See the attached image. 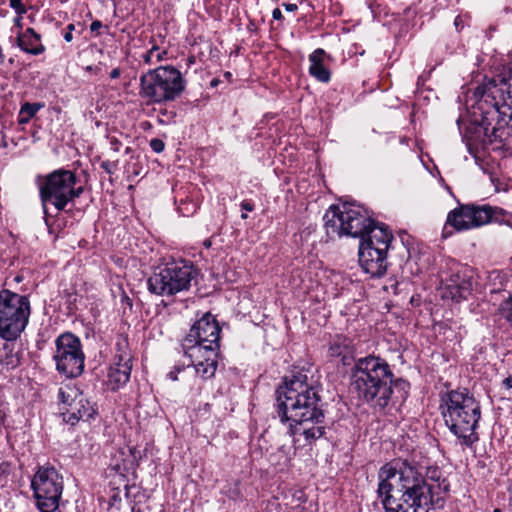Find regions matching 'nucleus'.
<instances>
[{
    "mask_svg": "<svg viewBox=\"0 0 512 512\" xmlns=\"http://www.w3.org/2000/svg\"><path fill=\"white\" fill-rule=\"evenodd\" d=\"M449 490V483L428 484L407 461L386 463L378 471L377 496L386 512H428L432 505L442 506Z\"/></svg>",
    "mask_w": 512,
    "mask_h": 512,
    "instance_id": "nucleus-1",
    "label": "nucleus"
},
{
    "mask_svg": "<svg viewBox=\"0 0 512 512\" xmlns=\"http://www.w3.org/2000/svg\"><path fill=\"white\" fill-rule=\"evenodd\" d=\"M393 373L383 359L375 356L359 358L351 373V388L358 397L385 408L392 395Z\"/></svg>",
    "mask_w": 512,
    "mask_h": 512,
    "instance_id": "nucleus-2",
    "label": "nucleus"
},
{
    "mask_svg": "<svg viewBox=\"0 0 512 512\" xmlns=\"http://www.w3.org/2000/svg\"><path fill=\"white\" fill-rule=\"evenodd\" d=\"M442 416L449 430L463 444L478 440L476 427L481 417L479 403L466 389L452 390L441 397Z\"/></svg>",
    "mask_w": 512,
    "mask_h": 512,
    "instance_id": "nucleus-3",
    "label": "nucleus"
},
{
    "mask_svg": "<svg viewBox=\"0 0 512 512\" xmlns=\"http://www.w3.org/2000/svg\"><path fill=\"white\" fill-rule=\"evenodd\" d=\"M304 373L293 375L278 389V416L283 423L301 419L319 410V396Z\"/></svg>",
    "mask_w": 512,
    "mask_h": 512,
    "instance_id": "nucleus-4",
    "label": "nucleus"
},
{
    "mask_svg": "<svg viewBox=\"0 0 512 512\" xmlns=\"http://www.w3.org/2000/svg\"><path fill=\"white\" fill-rule=\"evenodd\" d=\"M474 96L479 104H488L498 114V127L493 128V136L500 142L504 141V128L501 122L512 120V63L504 67L497 75L479 85Z\"/></svg>",
    "mask_w": 512,
    "mask_h": 512,
    "instance_id": "nucleus-5",
    "label": "nucleus"
},
{
    "mask_svg": "<svg viewBox=\"0 0 512 512\" xmlns=\"http://www.w3.org/2000/svg\"><path fill=\"white\" fill-rule=\"evenodd\" d=\"M323 219L329 238L350 236L361 240L377 226L367 209L350 202L330 206Z\"/></svg>",
    "mask_w": 512,
    "mask_h": 512,
    "instance_id": "nucleus-6",
    "label": "nucleus"
},
{
    "mask_svg": "<svg viewBox=\"0 0 512 512\" xmlns=\"http://www.w3.org/2000/svg\"><path fill=\"white\" fill-rule=\"evenodd\" d=\"M139 96L147 104H165L176 100L185 90L182 73L171 65L159 66L142 74Z\"/></svg>",
    "mask_w": 512,
    "mask_h": 512,
    "instance_id": "nucleus-7",
    "label": "nucleus"
},
{
    "mask_svg": "<svg viewBox=\"0 0 512 512\" xmlns=\"http://www.w3.org/2000/svg\"><path fill=\"white\" fill-rule=\"evenodd\" d=\"M37 183L44 208L53 205L58 211L64 210L67 204L78 198L83 188L76 187L77 177L70 171L58 169L46 176H39Z\"/></svg>",
    "mask_w": 512,
    "mask_h": 512,
    "instance_id": "nucleus-8",
    "label": "nucleus"
},
{
    "mask_svg": "<svg viewBox=\"0 0 512 512\" xmlns=\"http://www.w3.org/2000/svg\"><path fill=\"white\" fill-rule=\"evenodd\" d=\"M393 236L385 226L370 229L368 236L360 240L359 264L371 277L385 274L388 262L387 252Z\"/></svg>",
    "mask_w": 512,
    "mask_h": 512,
    "instance_id": "nucleus-9",
    "label": "nucleus"
},
{
    "mask_svg": "<svg viewBox=\"0 0 512 512\" xmlns=\"http://www.w3.org/2000/svg\"><path fill=\"white\" fill-rule=\"evenodd\" d=\"M31 313L26 296L9 290L0 292V337L15 341L25 330Z\"/></svg>",
    "mask_w": 512,
    "mask_h": 512,
    "instance_id": "nucleus-10",
    "label": "nucleus"
},
{
    "mask_svg": "<svg viewBox=\"0 0 512 512\" xmlns=\"http://www.w3.org/2000/svg\"><path fill=\"white\" fill-rule=\"evenodd\" d=\"M197 275L194 267L185 262H173L155 271L148 279L150 292L160 296H172L188 290Z\"/></svg>",
    "mask_w": 512,
    "mask_h": 512,
    "instance_id": "nucleus-11",
    "label": "nucleus"
},
{
    "mask_svg": "<svg viewBox=\"0 0 512 512\" xmlns=\"http://www.w3.org/2000/svg\"><path fill=\"white\" fill-rule=\"evenodd\" d=\"M56 370L67 378L78 377L84 371L85 355L80 339L72 333H63L55 340L53 354Z\"/></svg>",
    "mask_w": 512,
    "mask_h": 512,
    "instance_id": "nucleus-12",
    "label": "nucleus"
},
{
    "mask_svg": "<svg viewBox=\"0 0 512 512\" xmlns=\"http://www.w3.org/2000/svg\"><path fill=\"white\" fill-rule=\"evenodd\" d=\"M37 506L41 512H54L63 491V479L54 467H41L31 481Z\"/></svg>",
    "mask_w": 512,
    "mask_h": 512,
    "instance_id": "nucleus-13",
    "label": "nucleus"
},
{
    "mask_svg": "<svg viewBox=\"0 0 512 512\" xmlns=\"http://www.w3.org/2000/svg\"><path fill=\"white\" fill-rule=\"evenodd\" d=\"M221 329L216 319L205 313L190 328L182 341V347L186 356H197L200 350L219 349Z\"/></svg>",
    "mask_w": 512,
    "mask_h": 512,
    "instance_id": "nucleus-14",
    "label": "nucleus"
},
{
    "mask_svg": "<svg viewBox=\"0 0 512 512\" xmlns=\"http://www.w3.org/2000/svg\"><path fill=\"white\" fill-rule=\"evenodd\" d=\"M60 411L63 421L70 425L86 421L96 413V408L78 387L66 384L59 389Z\"/></svg>",
    "mask_w": 512,
    "mask_h": 512,
    "instance_id": "nucleus-15",
    "label": "nucleus"
},
{
    "mask_svg": "<svg viewBox=\"0 0 512 512\" xmlns=\"http://www.w3.org/2000/svg\"><path fill=\"white\" fill-rule=\"evenodd\" d=\"M294 446H307L324 436L326 425L321 409L288 423Z\"/></svg>",
    "mask_w": 512,
    "mask_h": 512,
    "instance_id": "nucleus-16",
    "label": "nucleus"
},
{
    "mask_svg": "<svg viewBox=\"0 0 512 512\" xmlns=\"http://www.w3.org/2000/svg\"><path fill=\"white\" fill-rule=\"evenodd\" d=\"M491 218L492 209L489 206L463 205L448 214L447 224L461 231L485 225Z\"/></svg>",
    "mask_w": 512,
    "mask_h": 512,
    "instance_id": "nucleus-17",
    "label": "nucleus"
},
{
    "mask_svg": "<svg viewBox=\"0 0 512 512\" xmlns=\"http://www.w3.org/2000/svg\"><path fill=\"white\" fill-rule=\"evenodd\" d=\"M219 349L200 350L197 356H187L195 373L203 379H209L214 376L217 369V357Z\"/></svg>",
    "mask_w": 512,
    "mask_h": 512,
    "instance_id": "nucleus-18",
    "label": "nucleus"
},
{
    "mask_svg": "<svg viewBox=\"0 0 512 512\" xmlns=\"http://www.w3.org/2000/svg\"><path fill=\"white\" fill-rule=\"evenodd\" d=\"M326 58V52L318 48L309 55V74L322 83L330 81L331 73L325 66L324 61Z\"/></svg>",
    "mask_w": 512,
    "mask_h": 512,
    "instance_id": "nucleus-19",
    "label": "nucleus"
},
{
    "mask_svg": "<svg viewBox=\"0 0 512 512\" xmlns=\"http://www.w3.org/2000/svg\"><path fill=\"white\" fill-rule=\"evenodd\" d=\"M132 365L130 358H120L119 362L114 363L108 372V381L113 390L118 389L130 379Z\"/></svg>",
    "mask_w": 512,
    "mask_h": 512,
    "instance_id": "nucleus-20",
    "label": "nucleus"
},
{
    "mask_svg": "<svg viewBox=\"0 0 512 512\" xmlns=\"http://www.w3.org/2000/svg\"><path fill=\"white\" fill-rule=\"evenodd\" d=\"M17 44L21 50L32 55H40L45 51L41 36L33 28H27L17 36Z\"/></svg>",
    "mask_w": 512,
    "mask_h": 512,
    "instance_id": "nucleus-21",
    "label": "nucleus"
},
{
    "mask_svg": "<svg viewBox=\"0 0 512 512\" xmlns=\"http://www.w3.org/2000/svg\"><path fill=\"white\" fill-rule=\"evenodd\" d=\"M21 363V354L16 349L14 341L5 340L0 345V364L8 369H14Z\"/></svg>",
    "mask_w": 512,
    "mask_h": 512,
    "instance_id": "nucleus-22",
    "label": "nucleus"
},
{
    "mask_svg": "<svg viewBox=\"0 0 512 512\" xmlns=\"http://www.w3.org/2000/svg\"><path fill=\"white\" fill-rule=\"evenodd\" d=\"M330 355L341 357L344 365L349 364L352 359L350 343L345 338L339 337V343L335 342L330 346Z\"/></svg>",
    "mask_w": 512,
    "mask_h": 512,
    "instance_id": "nucleus-23",
    "label": "nucleus"
},
{
    "mask_svg": "<svg viewBox=\"0 0 512 512\" xmlns=\"http://www.w3.org/2000/svg\"><path fill=\"white\" fill-rule=\"evenodd\" d=\"M468 294L469 289L467 286L452 283L445 286L442 297L449 298L453 301H460L465 299Z\"/></svg>",
    "mask_w": 512,
    "mask_h": 512,
    "instance_id": "nucleus-24",
    "label": "nucleus"
},
{
    "mask_svg": "<svg viewBox=\"0 0 512 512\" xmlns=\"http://www.w3.org/2000/svg\"><path fill=\"white\" fill-rule=\"evenodd\" d=\"M293 455L294 451L291 446L281 445L277 451L271 455V461L276 466H287Z\"/></svg>",
    "mask_w": 512,
    "mask_h": 512,
    "instance_id": "nucleus-25",
    "label": "nucleus"
},
{
    "mask_svg": "<svg viewBox=\"0 0 512 512\" xmlns=\"http://www.w3.org/2000/svg\"><path fill=\"white\" fill-rule=\"evenodd\" d=\"M166 55V50H161L156 45H153V47L149 51L142 55V59L145 64L152 65L164 60L166 58Z\"/></svg>",
    "mask_w": 512,
    "mask_h": 512,
    "instance_id": "nucleus-26",
    "label": "nucleus"
},
{
    "mask_svg": "<svg viewBox=\"0 0 512 512\" xmlns=\"http://www.w3.org/2000/svg\"><path fill=\"white\" fill-rule=\"evenodd\" d=\"M41 108L39 103H25L20 110V123H27Z\"/></svg>",
    "mask_w": 512,
    "mask_h": 512,
    "instance_id": "nucleus-27",
    "label": "nucleus"
},
{
    "mask_svg": "<svg viewBox=\"0 0 512 512\" xmlns=\"http://www.w3.org/2000/svg\"><path fill=\"white\" fill-rule=\"evenodd\" d=\"M425 481L428 484H434L437 488L442 482L449 483L446 478L443 477L442 472L438 468H429L426 473Z\"/></svg>",
    "mask_w": 512,
    "mask_h": 512,
    "instance_id": "nucleus-28",
    "label": "nucleus"
},
{
    "mask_svg": "<svg viewBox=\"0 0 512 512\" xmlns=\"http://www.w3.org/2000/svg\"><path fill=\"white\" fill-rule=\"evenodd\" d=\"M500 313L512 327V296L503 301L500 305Z\"/></svg>",
    "mask_w": 512,
    "mask_h": 512,
    "instance_id": "nucleus-29",
    "label": "nucleus"
},
{
    "mask_svg": "<svg viewBox=\"0 0 512 512\" xmlns=\"http://www.w3.org/2000/svg\"><path fill=\"white\" fill-rule=\"evenodd\" d=\"M10 7L13 8L18 15H22L26 12L24 5L22 4V0H9Z\"/></svg>",
    "mask_w": 512,
    "mask_h": 512,
    "instance_id": "nucleus-30",
    "label": "nucleus"
},
{
    "mask_svg": "<svg viewBox=\"0 0 512 512\" xmlns=\"http://www.w3.org/2000/svg\"><path fill=\"white\" fill-rule=\"evenodd\" d=\"M150 147L156 153H160L164 149V143L159 139H152L150 141Z\"/></svg>",
    "mask_w": 512,
    "mask_h": 512,
    "instance_id": "nucleus-31",
    "label": "nucleus"
},
{
    "mask_svg": "<svg viewBox=\"0 0 512 512\" xmlns=\"http://www.w3.org/2000/svg\"><path fill=\"white\" fill-rule=\"evenodd\" d=\"M101 168L104 169L108 174H112L116 168L115 162L111 161H103L101 163Z\"/></svg>",
    "mask_w": 512,
    "mask_h": 512,
    "instance_id": "nucleus-32",
    "label": "nucleus"
},
{
    "mask_svg": "<svg viewBox=\"0 0 512 512\" xmlns=\"http://www.w3.org/2000/svg\"><path fill=\"white\" fill-rule=\"evenodd\" d=\"M110 149L114 152H118L121 147V142L116 137H109Z\"/></svg>",
    "mask_w": 512,
    "mask_h": 512,
    "instance_id": "nucleus-33",
    "label": "nucleus"
},
{
    "mask_svg": "<svg viewBox=\"0 0 512 512\" xmlns=\"http://www.w3.org/2000/svg\"><path fill=\"white\" fill-rule=\"evenodd\" d=\"M75 29L74 24H69L67 26V32L64 34V39L66 42H71L73 39L72 31Z\"/></svg>",
    "mask_w": 512,
    "mask_h": 512,
    "instance_id": "nucleus-34",
    "label": "nucleus"
},
{
    "mask_svg": "<svg viewBox=\"0 0 512 512\" xmlns=\"http://www.w3.org/2000/svg\"><path fill=\"white\" fill-rule=\"evenodd\" d=\"M182 370L183 369L180 367H175V369L173 371L169 372L167 376L172 381H177L178 380L177 374L180 373Z\"/></svg>",
    "mask_w": 512,
    "mask_h": 512,
    "instance_id": "nucleus-35",
    "label": "nucleus"
},
{
    "mask_svg": "<svg viewBox=\"0 0 512 512\" xmlns=\"http://www.w3.org/2000/svg\"><path fill=\"white\" fill-rule=\"evenodd\" d=\"M101 27H102V23H101V21H99V20H95V21H93V22L91 23V25H90V30H91L92 32H94V31H98Z\"/></svg>",
    "mask_w": 512,
    "mask_h": 512,
    "instance_id": "nucleus-36",
    "label": "nucleus"
},
{
    "mask_svg": "<svg viewBox=\"0 0 512 512\" xmlns=\"http://www.w3.org/2000/svg\"><path fill=\"white\" fill-rule=\"evenodd\" d=\"M241 207H242V209H244L245 211H249V212H250V211H253V209H254V205H253L251 202H249V201H243V202L241 203Z\"/></svg>",
    "mask_w": 512,
    "mask_h": 512,
    "instance_id": "nucleus-37",
    "label": "nucleus"
},
{
    "mask_svg": "<svg viewBox=\"0 0 512 512\" xmlns=\"http://www.w3.org/2000/svg\"><path fill=\"white\" fill-rule=\"evenodd\" d=\"M283 7L285 8L286 11L288 12H294L297 10V5L294 4V3H284L283 4Z\"/></svg>",
    "mask_w": 512,
    "mask_h": 512,
    "instance_id": "nucleus-38",
    "label": "nucleus"
},
{
    "mask_svg": "<svg viewBox=\"0 0 512 512\" xmlns=\"http://www.w3.org/2000/svg\"><path fill=\"white\" fill-rule=\"evenodd\" d=\"M502 383L507 389H512V374L506 377Z\"/></svg>",
    "mask_w": 512,
    "mask_h": 512,
    "instance_id": "nucleus-39",
    "label": "nucleus"
},
{
    "mask_svg": "<svg viewBox=\"0 0 512 512\" xmlns=\"http://www.w3.org/2000/svg\"><path fill=\"white\" fill-rule=\"evenodd\" d=\"M121 75V70L119 68H114L110 72V78L116 79Z\"/></svg>",
    "mask_w": 512,
    "mask_h": 512,
    "instance_id": "nucleus-40",
    "label": "nucleus"
},
{
    "mask_svg": "<svg viewBox=\"0 0 512 512\" xmlns=\"http://www.w3.org/2000/svg\"><path fill=\"white\" fill-rule=\"evenodd\" d=\"M272 16L276 20H280L282 18V12L279 8H275L272 12Z\"/></svg>",
    "mask_w": 512,
    "mask_h": 512,
    "instance_id": "nucleus-41",
    "label": "nucleus"
},
{
    "mask_svg": "<svg viewBox=\"0 0 512 512\" xmlns=\"http://www.w3.org/2000/svg\"><path fill=\"white\" fill-rule=\"evenodd\" d=\"M454 25H455L457 30H460L463 27V21H462V18L460 16H457L455 18Z\"/></svg>",
    "mask_w": 512,
    "mask_h": 512,
    "instance_id": "nucleus-42",
    "label": "nucleus"
},
{
    "mask_svg": "<svg viewBox=\"0 0 512 512\" xmlns=\"http://www.w3.org/2000/svg\"><path fill=\"white\" fill-rule=\"evenodd\" d=\"M21 20H22V17H21V15H19V16L15 19V23H16L17 25H20Z\"/></svg>",
    "mask_w": 512,
    "mask_h": 512,
    "instance_id": "nucleus-43",
    "label": "nucleus"
},
{
    "mask_svg": "<svg viewBox=\"0 0 512 512\" xmlns=\"http://www.w3.org/2000/svg\"><path fill=\"white\" fill-rule=\"evenodd\" d=\"M241 218H242V219H246V218H247V214H242V215H241Z\"/></svg>",
    "mask_w": 512,
    "mask_h": 512,
    "instance_id": "nucleus-44",
    "label": "nucleus"
},
{
    "mask_svg": "<svg viewBox=\"0 0 512 512\" xmlns=\"http://www.w3.org/2000/svg\"><path fill=\"white\" fill-rule=\"evenodd\" d=\"M132 512H141V511H140L139 509H135V508H133V509H132Z\"/></svg>",
    "mask_w": 512,
    "mask_h": 512,
    "instance_id": "nucleus-45",
    "label": "nucleus"
},
{
    "mask_svg": "<svg viewBox=\"0 0 512 512\" xmlns=\"http://www.w3.org/2000/svg\"><path fill=\"white\" fill-rule=\"evenodd\" d=\"M493 512H501V510L499 508H496V509H494Z\"/></svg>",
    "mask_w": 512,
    "mask_h": 512,
    "instance_id": "nucleus-46",
    "label": "nucleus"
},
{
    "mask_svg": "<svg viewBox=\"0 0 512 512\" xmlns=\"http://www.w3.org/2000/svg\"><path fill=\"white\" fill-rule=\"evenodd\" d=\"M509 226L512 228V223H510Z\"/></svg>",
    "mask_w": 512,
    "mask_h": 512,
    "instance_id": "nucleus-47",
    "label": "nucleus"
}]
</instances>
